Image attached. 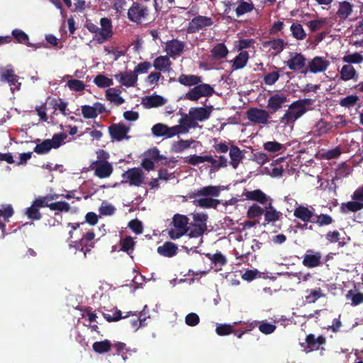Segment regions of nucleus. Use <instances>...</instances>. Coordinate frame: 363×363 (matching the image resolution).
I'll list each match as a JSON object with an SVG mask.
<instances>
[{
  "label": "nucleus",
  "mask_w": 363,
  "mask_h": 363,
  "mask_svg": "<svg viewBox=\"0 0 363 363\" xmlns=\"http://www.w3.org/2000/svg\"><path fill=\"white\" fill-rule=\"evenodd\" d=\"M223 187L220 186H206L189 192L186 197L192 201L193 205L202 208L216 209L220 203V201L213 197L219 196Z\"/></svg>",
  "instance_id": "obj_1"
},
{
  "label": "nucleus",
  "mask_w": 363,
  "mask_h": 363,
  "mask_svg": "<svg viewBox=\"0 0 363 363\" xmlns=\"http://www.w3.org/2000/svg\"><path fill=\"white\" fill-rule=\"evenodd\" d=\"M313 100L311 99H298L294 101L289 106V109L280 118V123L284 125L294 123L307 111V106L312 105Z\"/></svg>",
  "instance_id": "obj_2"
},
{
  "label": "nucleus",
  "mask_w": 363,
  "mask_h": 363,
  "mask_svg": "<svg viewBox=\"0 0 363 363\" xmlns=\"http://www.w3.org/2000/svg\"><path fill=\"white\" fill-rule=\"evenodd\" d=\"M150 12V5L147 2H133L128 10V18L130 21L140 24L149 20Z\"/></svg>",
  "instance_id": "obj_3"
},
{
  "label": "nucleus",
  "mask_w": 363,
  "mask_h": 363,
  "mask_svg": "<svg viewBox=\"0 0 363 363\" xmlns=\"http://www.w3.org/2000/svg\"><path fill=\"white\" fill-rule=\"evenodd\" d=\"M189 219L186 216L179 213L174 214L171 223L172 228L168 231L169 238L172 240H177L186 235L189 230Z\"/></svg>",
  "instance_id": "obj_4"
},
{
  "label": "nucleus",
  "mask_w": 363,
  "mask_h": 363,
  "mask_svg": "<svg viewBox=\"0 0 363 363\" xmlns=\"http://www.w3.org/2000/svg\"><path fill=\"white\" fill-rule=\"evenodd\" d=\"M66 138L67 135L63 133L55 134L52 139H46L37 144L33 151L38 155L47 154L52 148L57 149L60 147Z\"/></svg>",
  "instance_id": "obj_5"
},
{
  "label": "nucleus",
  "mask_w": 363,
  "mask_h": 363,
  "mask_svg": "<svg viewBox=\"0 0 363 363\" xmlns=\"http://www.w3.org/2000/svg\"><path fill=\"white\" fill-rule=\"evenodd\" d=\"M215 93L214 89L208 84H199L191 89L185 95V99L196 101L201 97H209Z\"/></svg>",
  "instance_id": "obj_6"
},
{
  "label": "nucleus",
  "mask_w": 363,
  "mask_h": 363,
  "mask_svg": "<svg viewBox=\"0 0 363 363\" xmlns=\"http://www.w3.org/2000/svg\"><path fill=\"white\" fill-rule=\"evenodd\" d=\"M94 238L95 233L94 231H89L79 240L69 244V247L82 252L84 256L86 257V254L91 252V249L94 247V242H93Z\"/></svg>",
  "instance_id": "obj_7"
},
{
  "label": "nucleus",
  "mask_w": 363,
  "mask_h": 363,
  "mask_svg": "<svg viewBox=\"0 0 363 363\" xmlns=\"http://www.w3.org/2000/svg\"><path fill=\"white\" fill-rule=\"evenodd\" d=\"M122 183H128L130 186H140L144 183V174L139 167L128 169L122 174Z\"/></svg>",
  "instance_id": "obj_8"
},
{
  "label": "nucleus",
  "mask_w": 363,
  "mask_h": 363,
  "mask_svg": "<svg viewBox=\"0 0 363 363\" xmlns=\"http://www.w3.org/2000/svg\"><path fill=\"white\" fill-rule=\"evenodd\" d=\"M213 24V21L211 18L204 16H198L190 21L186 28V32L188 33H194L205 27L211 26Z\"/></svg>",
  "instance_id": "obj_9"
},
{
  "label": "nucleus",
  "mask_w": 363,
  "mask_h": 363,
  "mask_svg": "<svg viewBox=\"0 0 363 363\" xmlns=\"http://www.w3.org/2000/svg\"><path fill=\"white\" fill-rule=\"evenodd\" d=\"M130 128L122 123H113L108 127V133L113 141H121L123 139H128L129 136L127 134Z\"/></svg>",
  "instance_id": "obj_10"
},
{
  "label": "nucleus",
  "mask_w": 363,
  "mask_h": 363,
  "mask_svg": "<svg viewBox=\"0 0 363 363\" xmlns=\"http://www.w3.org/2000/svg\"><path fill=\"white\" fill-rule=\"evenodd\" d=\"M246 116L250 121L258 124H267L269 118L267 111L257 108H251L247 110Z\"/></svg>",
  "instance_id": "obj_11"
},
{
  "label": "nucleus",
  "mask_w": 363,
  "mask_h": 363,
  "mask_svg": "<svg viewBox=\"0 0 363 363\" xmlns=\"http://www.w3.org/2000/svg\"><path fill=\"white\" fill-rule=\"evenodd\" d=\"M291 57L286 62L289 69L293 72L303 71L306 65V58L301 52H290Z\"/></svg>",
  "instance_id": "obj_12"
},
{
  "label": "nucleus",
  "mask_w": 363,
  "mask_h": 363,
  "mask_svg": "<svg viewBox=\"0 0 363 363\" xmlns=\"http://www.w3.org/2000/svg\"><path fill=\"white\" fill-rule=\"evenodd\" d=\"M99 38L97 41L102 43L112 38L113 35L112 21L108 18H101L100 20Z\"/></svg>",
  "instance_id": "obj_13"
},
{
  "label": "nucleus",
  "mask_w": 363,
  "mask_h": 363,
  "mask_svg": "<svg viewBox=\"0 0 363 363\" xmlns=\"http://www.w3.org/2000/svg\"><path fill=\"white\" fill-rule=\"evenodd\" d=\"M0 79L1 82H6L9 84L12 92L14 90H19L21 88V84L18 82L19 77L12 69H2L0 72Z\"/></svg>",
  "instance_id": "obj_14"
},
{
  "label": "nucleus",
  "mask_w": 363,
  "mask_h": 363,
  "mask_svg": "<svg viewBox=\"0 0 363 363\" xmlns=\"http://www.w3.org/2000/svg\"><path fill=\"white\" fill-rule=\"evenodd\" d=\"M329 62L321 57H315L308 63V68L301 71V73L306 74L308 72L311 73H318L327 69Z\"/></svg>",
  "instance_id": "obj_15"
},
{
  "label": "nucleus",
  "mask_w": 363,
  "mask_h": 363,
  "mask_svg": "<svg viewBox=\"0 0 363 363\" xmlns=\"http://www.w3.org/2000/svg\"><path fill=\"white\" fill-rule=\"evenodd\" d=\"M90 168L94 170L95 176L101 179L108 177L113 170L111 164L108 162H99V161H94Z\"/></svg>",
  "instance_id": "obj_16"
},
{
  "label": "nucleus",
  "mask_w": 363,
  "mask_h": 363,
  "mask_svg": "<svg viewBox=\"0 0 363 363\" xmlns=\"http://www.w3.org/2000/svg\"><path fill=\"white\" fill-rule=\"evenodd\" d=\"M322 254L320 252H315L308 250L303 257L302 263L308 268H315L322 264Z\"/></svg>",
  "instance_id": "obj_17"
},
{
  "label": "nucleus",
  "mask_w": 363,
  "mask_h": 363,
  "mask_svg": "<svg viewBox=\"0 0 363 363\" xmlns=\"http://www.w3.org/2000/svg\"><path fill=\"white\" fill-rule=\"evenodd\" d=\"M288 101L287 96L284 94H275L268 99L267 108L270 113H274L282 108L284 103Z\"/></svg>",
  "instance_id": "obj_18"
},
{
  "label": "nucleus",
  "mask_w": 363,
  "mask_h": 363,
  "mask_svg": "<svg viewBox=\"0 0 363 363\" xmlns=\"http://www.w3.org/2000/svg\"><path fill=\"white\" fill-rule=\"evenodd\" d=\"M325 342V338L323 336H319L315 338L313 334H309L306 337V344H301L303 350L306 353L311 352L319 349L320 346Z\"/></svg>",
  "instance_id": "obj_19"
},
{
  "label": "nucleus",
  "mask_w": 363,
  "mask_h": 363,
  "mask_svg": "<svg viewBox=\"0 0 363 363\" xmlns=\"http://www.w3.org/2000/svg\"><path fill=\"white\" fill-rule=\"evenodd\" d=\"M212 111V106L191 108L189 111V115L191 118H194V120L203 121L210 117Z\"/></svg>",
  "instance_id": "obj_20"
},
{
  "label": "nucleus",
  "mask_w": 363,
  "mask_h": 363,
  "mask_svg": "<svg viewBox=\"0 0 363 363\" xmlns=\"http://www.w3.org/2000/svg\"><path fill=\"white\" fill-rule=\"evenodd\" d=\"M114 77L123 86L126 87L135 86L138 81V75L133 71L120 72L115 74Z\"/></svg>",
  "instance_id": "obj_21"
},
{
  "label": "nucleus",
  "mask_w": 363,
  "mask_h": 363,
  "mask_svg": "<svg viewBox=\"0 0 363 363\" xmlns=\"http://www.w3.org/2000/svg\"><path fill=\"white\" fill-rule=\"evenodd\" d=\"M185 43L177 39L168 40L166 43V51L171 56L181 55L184 51Z\"/></svg>",
  "instance_id": "obj_22"
},
{
  "label": "nucleus",
  "mask_w": 363,
  "mask_h": 363,
  "mask_svg": "<svg viewBox=\"0 0 363 363\" xmlns=\"http://www.w3.org/2000/svg\"><path fill=\"white\" fill-rule=\"evenodd\" d=\"M229 156L230 160L229 162L230 165L235 169H236L240 163L242 161L245 155L242 151L235 145H231L230 147Z\"/></svg>",
  "instance_id": "obj_23"
},
{
  "label": "nucleus",
  "mask_w": 363,
  "mask_h": 363,
  "mask_svg": "<svg viewBox=\"0 0 363 363\" xmlns=\"http://www.w3.org/2000/svg\"><path fill=\"white\" fill-rule=\"evenodd\" d=\"M165 103L166 99L164 97L153 94L143 98L141 104L146 108H152L163 106Z\"/></svg>",
  "instance_id": "obj_24"
},
{
  "label": "nucleus",
  "mask_w": 363,
  "mask_h": 363,
  "mask_svg": "<svg viewBox=\"0 0 363 363\" xmlns=\"http://www.w3.org/2000/svg\"><path fill=\"white\" fill-rule=\"evenodd\" d=\"M264 221L263 223L264 226L270 223H274L281 219L282 213L277 211V209L272 206V203H269L268 206L264 210Z\"/></svg>",
  "instance_id": "obj_25"
},
{
  "label": "nucleus",
  "mask_w": 363,
  "mask_h": 363,
  "mask_svg": "<svg viewBox=\"0 0 363 363\" xmlns=\"http://www.w3.org/2000/svg\"><path fill=\"white\" fill-rule=\"evenodd\" d=\"M313 211V208L310 210L308 207L301 205L294 209V216L304 223L311 222L314 216Z\"/></svg>",
  "instance_id": "obj_26"
},
{
  "label": "nucleus",
  "mask_w": 363,
  "mask_h": 363,
  "mask_svg": "<svg viewBox=\"0 0 363 363\" xmlns=\"http://www.w3.org/2000/svg\"><path fill=\"white\" fill-rule=\"evenodd\" d=\"M229 51L223 43L216 44L211 50V57L214 60H222L227 57Z\"/></svg>",
  "instance_id": "obj_27"
},
{
  "label": "nucleus",
  "mask_w": 363,
  "mask_h": 363,
  "mask_svg": "<svg viewBox=\"0 0 363 363\" xmlns=\"http://www.w3.org/2000/svg\"><path fill=\"white\" fill-rule=\"evenodd\" d=\"M178 250L176 244L172 242H165L162 245L157 247V252L164 257H172L174 256Z\"/></svg>",
  "instance_id": "obj_28"
},
{
  "label": "nucleus",
  "mask_w": 363,
  "mask_h": 363,
  "mask_svg": "<svg viewBox=\"0 0 363 363\" xmlns=\"http://www.w3.org/2000/svg\"><path fill=\"white\" fill-rule=\"evenodd\" d=\"M206 162L211 163V171H218L221 168L228 167V159L224 155L218 156V159L213 158L211 155H207Z\"/></svg>",
  "instance_id": "obj_29"
},
{
  "label": "nucleus",
  "mask_w": 363,
  "mask_h": 363,
  "mask_svg": "<svg viewBox=\"0 0 363 363\" xmlns=\"http://www.w3.org/2000/svg\"><path fill=\"white\" fill-rule=\"evenodd\" d=\"M177 81L184 86H191L201 83L202 79L197 75L182 74Z\"/></svg>",
  "instance_id": "obj_30"
},
{
  "label": "nucleus",
  "mask_w": 363,
  "mask_h": 363,
  "mask_svg": "<svg viewBox=\"0 0 363 363\" xmlns=\"http://www.w3.org/2000/svg\"><path fill=\"white\" fill-rule=\"evenodd\" d=\"M244 195L247 199L259 202L261 204L266 203L268 199L267 195L260 189L247 191Z\"/></svg>",
  "instance_id": "obj_31"
},
{
  "label": "nucleus",
  "mask_w": 363,
  "mask_h": 363,
  "mask_svg": "<svg viewBox=\"0 0 363 363\" xmlns=\"http://www.w3.org/2000/svg\"><path fill=\"white\" fill-rule=\"evenodd\" d=\"M352 4L349 1H342L339 4L338 10L336 14L340 19L345 20L352 13Z\"/></svg>",
  "instance_id": "obj_32"
},
{
  "label": "nucleus",
  "mask_w": 363,
  "mask_h": 363,
  "mask_svg": "<svg viewBox=\"0 0 363 363\" xmlns=\"http://www.w3.org/2000/svg\"><path fill=\"white\" fill-rule=\"evenodd\" d=\"M264 48H270L275 50L277 53H280L283 51L286 43L281 38H277L270 40H267L262 43Z\"/></svg>",
  "instance_id": "obj_33"
},
{
  "label": "nucleus",
  "mask_w": 363,
  "mask_h": 363,
  "mask_svg": "<svg viewBox=\"0 0 363 363\" xmlns=\"http://www.w3.org/2000/svg\"><path fill=\"white\" fill-rule=\"evenodd\" d=\"M171 65L172 62L167 55L156 57L153 62V67L155 69L163 72L169 70Z\"/></svg>",
  "instance_id": "obj_34"
},
{
  "label": "nucleus",
  "mask_w": 363,
  "mask_h": 363,
  "mask_svg": "<svg viewBox=\"0 0 363 363\" xmlns=\"http://www.w3.org/2000/svg\"><path fill=\"white\" fill-rule=\"evenodd\" d=\"M363 208V203L359 201H351L347 203H342L340 206L342 213H348L349 212H357Z\"/></svg>",
  "instance_id": "obj_35"
},
{
  "label": "nucleus",
  "mask_w": 363,
  "mask_h": 363,
  "mask_svg": "<svg viewBox=\"0 0 363 363\" xmlns=\"http://www.w3.org/2000/svg\"><path fill=\"white\" fill-rule=\"evenodd\" d=\"M189 230L187 233V235L189 238H199L203 236L206 231H207L208 227H205L203 225H199V223H191L189 225Z\"/></svg>",
  "instance_id": "obj_36"
},
{
  "label": "nucleus",
  "mask_w": 363,
  "mask_h": 363,
  "mask_svg": "<svg viewBox=\"0 0 363 363\" xmlns=\"http://www.w3.org/2000/svg\"><path fill=\"white\" fill-rule=\"evenodd\" d=\"M272 68L276 69V71L269 72L263 77V82L266 85L272 86L274 84L280 77V72L282 69L278 68L274 65L272 66Z\"/></svg>",
  "instance_id": "obj_37"
},
{
  "label": "nucleus",
  "mask_w": 363,
  "mask_h": 363,
  "mask_svg": "<svg viewBox=\"0 0 363 363\" xmlns=\"http://www.w3.org/2000/svg\"><path fill=\"white\" fill-rule=\"evenodd\" d=\"M249 59V54L247 51L240 52L234 59L233 62V69H239L243 68Z\"/></svg>",
  "instance_id": "obj_38"
},
{
  "label": "nucleus",
  "mask_w": 363,
  "mask_h": 363,
  "mask_svg": "<svg viewBox=\"0 0 363 363\" xmlns=\"http://www.w3.org/2000/svg\"><path fill=\"white\" fill-rule=\"evenodd\" d=\"M111 347L112 344L108 340L95 342L92 345L93 350L99 354L108 352L111 350Z\"/></svg>",
  "instance_id": "obj_39"
},
{
  "label": "nucleus",
  "mask_w": 363,
  "mask_h": 363,
  "mask_svg": "<svg viewBox=\"0 0 363 363\" xmlns=\"http://www.w3.org/2000/svg\"><path fill=\"white\" fill-rule=\"evenodd\" d=\"M12 39L15 40V42L21 44H26L28 46H30L29 43V37L28 35L22 30L16 28L13 29L11 32Z\"/></svg>",
  "instance_id": "obj_40"
},
{
  "label": "nucleus",
  "mask_w": 363,
  "mask_h": 363,
  "mask_svg": "<svg viewBox=\"0 0 363 363\" xmlns=\"http://www.w3.org/2000/svg\"><path fill=\"white\" fill-rule=\"evenodd\" d=\"M357 74L355 69L350 65H343L340 71V79L348 81L354 77Z\"/></svg>",
  "instance_id": "obj_41"
},
{
  "label": "nucleus",
  "mask_w": 363,
  "mask_h": 363,
  "mask_svg": "<svg viewBox=\"0 0 363 363\" xmlns=\"http://www.w3.org/2000/svg\"><path fill=\"white\" fill-rule=\"evenodd\" d=\"M254 8V4L252 2L240 1L235 9L236 16L239 17L245 13H250Z\"/></svg>",
  "instance_id": "obj_42"
},
{
  "label": "nucleus",
  "mask_w": 363,
  "mask_h": 363,
  "mask_svg": "<svg viewBox=\"0 0 363 363\" xmlns=\"http://www.w3.org/2000/svg\"><path fill=\"white\" fill-rule=\"evenodd\" d=\"M112 89H108L106 92V96L107 100L113 103L116 106L121 105L124 103L125 100L123 98L120 96L119 94Z\"/></svg>",
  "instance_id": "obj_43"
},
{
  "label": "nucleus",
  "mask_w": 363,
  "mask_h": 363,
  "mask_svg": "<svg viewBox=\"0 0 363 363\" xmlns=\"http://www.w3.org/2000/svg\"><path fill=\"white\" fill-rule=\"evenodd\" d=\"M26 215L28 218L31 220H39L42 218V214L40 212V208H38L33 202H32L30 207L27 208Z\"/></svg>",
  "instance_id": "obj_44"
},
{
  "label": "nucleus",
  "mask_w": 363,
  "mask_h": 363,
  "mask_svg": "<svg viewBox=\"0 0 363 363\" xmlns=\"http://www.w3.org/2000/svg\"><path fill=\"white\" fill-rule=\"evenodd\" d=\"M206 257L209 259L213 264L215 265L219 264L220 267L224 266L227 263V259L225 256L220 252H218L213 255L211 253H206Z\"/></svg>",
  "instance_id": "obj_45"
},
{
  "label": "nucleus",
  "mask_w": 363,
  "mask_h": 363,
  "mask_svg": "<svg viewBox=\"0 0 363 363\" xmlns=\"http://www.w3.org/2000/svg\"><path fill=\"white\" fill-rule=\"evenodd\" d=\"M315 135H322L328 133L330 129V125L323 119H320L313 127Z\"/></svg>",
  "instance_id": "obj_46"
},
{
  "label": "nucleus",
  "mask_w": 363,
  "mask_h": 363,
  "mask_svg": "<svg viewBox=\"0 0 363 363\" xmlns=\"http://www.w3.org/2000/svg\"><path fill=\"white\" fill-rule=\"evenodd\" d=\"M169 127L163 123H157L152 128V133L156 137L168 138Z\"/></svg>",
  "instance_id": "obj_47"
},
{
  "label": "nucleus",
  "mask_w": 363,
  "mask_h": 363,
  "mask_svg": "<svg viewBox=\"0 0 363 363\" xmlns=\"http://www.w3.org/2000/svg\"><path fill=\"white\" fill-rule=\"evenodd\" d=\"M121 248L123 252H127L128 255L133 252L135 242L130 236H127L121 241Z\"/></svg>",
  "instance_id": "obj_48"
},
{
  "label": "nucleus",
  "mask_w": 363,
  "mask_h": 363,
  "mask_svg": "<svg viewBox=\"0 0 363 363\" xmlns=\"http://www.w3.org/2000/svg\"><path fill=\"white\" fill-rule=\"evenodd\" d=\"M94 82L100 88L109 87L113 84V80L103 74H98L94 78Z\"/></svg>",
  "instance_id": "obj_49"
},
{
  "label": "nucleus",
  "mask_w": 363,
  "mask_h": 363,
  "mask_svg": "<svg viewBox=\"0 0 363 363\" xmlns=\"http://www.w3.org/2000/svg\"><path fill=\"white\" fill-rule=\"evenodd\" d=\"M291 31L292 35L297 40H303L306 38V33L303 28V26L299 23H293L291 26Z\"/></svg>",
  "instance_id": "obj_50"
},
{
  "label": "nucleus",
  "mask_w": 363,
  "mask_h": 363,
  "mask_svg": "<svg viewBox=\"0 0 363 363\" xmlns=\"http://www.w3.org/2000/svg\"><path fill=\"white\" fill-rule=\"evenodd\" d=\"M192 143L193 140H180L173 144L172 150L174 152H182L189 148Z\"/></svg>",
  "instance_id": "obj_51"
},
{
  "label": "nucleus",
  "mask_w": 363,
  "mask_h": 363,
  "mask_svg": "<svg viewBox=\"0 0 363 363\" xmlns=\"http://www.w3.org/2000/svg\"><path fill=\"white\" fill-rule=\"evenodd\" d=\"M359 101V97L356 95H350L343 99L340 101V105L345 108L353 107Z\"/></svg>",
  "instance_id": "obj_52"
},
{
  "label": "nucleus",
  "mask_w": 363,
  "mask_h": 363,
  "mask_svg": "<svg viewBox=\"0 0 363 363\" xmlns=\"http://www.w3.org/2000/svg\"><path fill=\"white\" fill-rule=\"evenodd\" d=\"M264 209L257 204L251 206L247 212V216L250 219H254L262 215Z\"/></svg>",
  "instance_id": "obj_53"
},
{
  "label": "nucleus",
  "mask_w": 363,
  "mask_h": 363,
  "mask_svg": "<svg viewBox=\"0 0 363 363\" xmlns=\"http://www.w3.org/2000/svg\"><path fill=\"white\" fill-rule=\"evenodd\" d=\"M49 208L52 211L69 212L71 208L69 204L66 201H57L50 203Z\"/></svg>",
  "instance_id": "obj_54"
},
{
  "label": "nucleus",
  "mask_w": 363,
  "mask_h": 363,
  "mask_svg": "<svg viewBox=\"0 0 363 363\" xmlns=\"http://www.w3.org/2000/svg\"><path fill=\"white\" fill-rule=\"evenodd\" d=\"M116 350V354L121 355L123 360H126L128 359L127 353L129 352V350L127 348L126 345L123 342H117L115 344L112 345Z\"/></svg>",
  "instance_id": "obj_55"
},
{
  "label": "nucleus",
  "mask_w": 363,
  "mask_h": 363,
  "mask_svg": "<svg viewBox=\"0 0 363 363\" xmlns=\"http://www.w3.org/2000/svg\"><path fill=\"white\" fill-rule=\"evenodd\" d=\"M207 155H193L189 157H184V162H187L189 164L196 166L198 165L200 163L206 162Z\"/></svg>",
  "instance_id": "obj_56"
},
{
  "label": "nucleus",
  "mask_w": 363,
  "mask_h": 363,
  "mask_svg": "<svg viewBox=\"0 0 363 363\" xmlns=\"http://www.w3.org/2000/svg\"><path fill=\"white\" fill-rule=\"evenodd\" d=\"M326 239L330 243L338 242L339 247H343L345 245L344 242L340 241V233L337 230L329 231L325 235Z\"/></svg>",
  "instance_id": "obj_57"
},
{
  "label": "nucleus",
  "mask_w": 363,
  "mask_h": 363,
  "mask_svg": "<svg viewBox=\"0 0 363 363\" xmlns=\"http://www.w3.org/2000/svg\"><path fill=\"white\" fill-rule=\"evenodd\" d=\"M264 148L268 152H277L284 149V147L282 144L277 141H269L264 144Z\"/></svg>",
  "instance_id": "obj_58"
},
{
  "label": "nucleus",
  "mask_w": 363,
  "mask_h": 363,
  "mask_svg": "<svg viewBox=\"0 0 363 363\" xmlns=\"http://www.w3.org/2000/svg\"><path fill=\"white\" fill-rule=\"evenodd\" d=\"M216 332L220 336L228 335L233 333V327L230 324H219L216 326Z\"/></svg>",
  "instance_id": "obj_59"
},
{
  "label": "nucleus",
  "mask_w": 363,
  "mask_h": 363,
  "mask_svg": "<svg viewBox=\"0 0 363 363\" xmlns=\"http://www.w3.org/2000/svg\"><path fill=\"white\" fill-rule=\"evenodd\" d=\"M193 222L194 223H199V225H203L205 227L207 226V220L208 219V216L206 213H194L192 214Z\"/></svg>",
  "instance_id": "obj_60"
},
{
  "label": "nucleus",
  "mask_w": 363,
  "mask_h": 363,
  "mask_svg": "<svg viewBox=\"0 0 363 363\" xmlns=\"http://www.w3.org/2000/svg\"><path fill=\"white\" fill-rule=\"evenodd\" d=\"M54 199V196L52 195H47L45 196H40L33 202V203L38 208L48 207L50 203H48L50 201Z\"/></svg>",
  "instance_id": "obj_61"
},
{
  "label": "nucleus",
  "mask_w": 363,
  "mask_h": 363,
  "mask_svg": "<svg viewBox=\"0 0 363 363\" xmlns=\"http://www.w3.org/2000/svg\"><path fill=\"white\" fill-rule=\"evenodd\" d=\"M67 84L71 90L75 91H82L85 89L84 83L79 79H70Z\"/></svg>",
  "instance_id": "obj_62"
},
{
  "label": "nucleus",
  "mask_w": 363,
  "mask_h": 363,
  "mask_svg": "<svg viewBox=\"0 0 363 363\" xmlns=\"http://www.w3.org/2000/svg\"><path fill=\"white\" fill-rule=\"evenodd\" d=\"M323 296L322 291L320 288L311 290L310 294L306 296V300L309 303H315L318 298Z\"/></svg>",
  "instance_id": "obj_63"
},
{
  "label": "nucleus",
  "mask_w": 363,
  "mask_h": 363,
  "mask_svg": "<svg viewBox=\"0 0 363 363\" xmlns=\"http://www.w3.org/2000/svg\"><path fill=\"white\" fill-rule=\"evenodd\" d=\"M343 61L347 63H361L363 62V56L358 52L345 55L342 58Z\"/></svg>",
  "instance_id": "obj_64"
}]
</instances>
